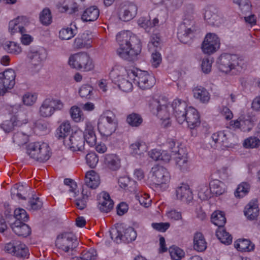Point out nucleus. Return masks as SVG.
Wrapping results in <instances>:
<instances>
[{"instance_id": "27", "label": "nucleus", "mask_w": 260, "mask_h": 260, "mask_svg": "<svg viewBox=\"0 0 260 260\" xmlns=\"http://www.w3.org/2000/svg\"><path fill=\"white\" fill-rule=\"evenodd\" d=\"M85 182L88 187L94 189L100 184V177L93 170L88 171L85 176Z\"/></svg>"}, {"instance_id": "53", "label": "nucleus", "mask_w": 260, "mask_h": 260, "mask_svg": "<svg viewBox=\"0 0 260 260\" xmlns=\"http://www.w3.org/2000/svg\"><path fill=\"white\" fill-rule=\"evenodd\" d=\"M169 252L171 258L174 260H180L184 256V252L176 246L170 247Z\"/></svg>"}, {"instance_id": "14", "label": "nucleus", "mask_w": 260, "mask_h": 260, "mask_svg": "<svg viewBox=\"0 0 260 260\" xmlns=\"http://www.w3.org/2000/svg\"><path fill=\"white\" fill-rule=\"evenodd\" d=\"M64 145L70 147L72 151H82L84 149L85 142L83 133L82 131L78 130L69 137L64 141Z\"/></svg>"}, {"instance_id": "29", "label": "nucleus", "mask_w": 260, "mask_h": 260, "mask_svg": "<svg viewBox=\"0 0 260 260\" xmlns=\"http://www.w3.org/2000/svg\"><path fill=\"white\" fill-rule=\"evenodd\" d=\"M104 162L106 167L112 171H116L120 167V159L115 154H106L105 156Z\"/></svg>"}, {"instance_id": "25", "label": "nucleus", "mask_w": 260, "mask_h": 260, "mask_svg": "<svg viewBox=\"0 0 260 260\" xmlns=\"http://www.w3.org/2000/svg\"><path fill=\"white\" fill-rule=\"evenodd\" d=\"M27 121L25 119L20 121L16 116L12 117L10 120L4 121L1 125L2 128L6 133H10L12 131L15 127L20 126L23 123H26Z\"/></svg>"}, {"instance_id": "33", "label": "nucleus", "mask_w": 260, "mask_h": 260, "mask_svg": "<svg viewBox=\"0 0 260 260\" xmlns=\"http://www.w3.org/2000/svg\"><path fill=\"white\" fill-rule=\"evenodd\" d=\"M158 20L155 17L152 20L151 17H140L138 20V23L141 27L144 28L146 31H149L151 28L158 25Z\"/></svg>"}, {"instance_id": "21", "label": "nucleus", "mask_w": 260, "mask_h": 260, "mask_svg": "<svg viewBox=\"0 0 260 260\" xmlns=\"http://www.w3.org/2000/svg\"><path fill=\"white\" fill-rule=\"evenodd\" d=\"M176 197L181 201L189 203L193 200V195L189 186L183 184L176 190Z\"/></svg>"}, {"instance_id": "42", "label": "nucleus", "mask_w": 260, "mask_h": 260, "mask_svg": "<svg viewBox=\"0 0 260 260\" xmlns=\"http://www.w3.org/2000/svg\"><path fill=\"white\" fill-rule=\"evenodd\" d=\"M58 9L62 13L73 15L79 11V5L76 2H71L68 5L59 7Z\"/></svg>"}, {"instance_id": "20", "label": "nucleus", "mask_w": 260, "mask_h": 260, "mask_svg": "<svg viewBox=\"0 0 260 260\" xmlns=\"http://www.w3.org/2000/svg\"><path fill=\"white\" fill-rule=\"evenodd\" d=\"M98 200L99 208L102 212L107 213L113 209L114 203L108 193L102 192L98 195Z\"/></svg>"}, {"instance_id": "56", "label": "nucleus", "mask_w": 260, "mask_h": 260, "mask_svg": "<svg viewBox=\"0 0 260 260\" xmlns=\"http://www.w3.org/2000/svg\"><path fill=\"white\" fill-rule=\"evenodd\" d=\"M14 217L15 221H20L22 222H26L28 219V215L26 211L22 208L16 209L14 211Z\"/></svg>"}, {"instance_id": "17", "label": "nucleus", "mask_w": 260, "mask_h": 260, "mask_svg": "<svg viewBox=\"0 0 260 260\" xmlns=\"http://www.w3.org/2000/svg\"><path fill=\"white\" fill-rule=\"evenodd\" d=\"M186 103L179 99L175 100L172 104V110L177 122L181 124L185 121V115L188 111Z\"/></svg>"}, {"instance_id": "18", "label": "nucleus", "mask_w": 260, "mask_h": 260, "mask_svg": "<svg viewBox=\"0 0 260 260\" xmlns=\"http://www.w3.org/2000/svg\"><path fill=\"white\" fill-rule=\"evenodd\" d=\"M15 73L14 70L9 69L0 73V89H11L15 84Z\"/></svg>"}, {"instance_id": "23", "label": "nucleus", "mask_w": 260, "mask_h": 260, "mask_svg": "<svg viewBox=\"0 0 260 260\" xmlns=\"http://www.w3.org/2000/svg\"><path fill=\"white\" fill-rule=\"evenodd\" d=\"M83 133L84 142L90 147L94 146L96 142V137L93 126L90 122H86L85 129Z\"/></svg>"}, {"instance_id": "48", "label": "nucleus", "mask_w": 260, "mask_h": 260, "mask_svg": "<svg viewBox=\"0 0 260 260\" xmlns=\"http://www.w3.org/2000/svg\"><path fill=\"white\" fill-rule=\"evenodd\" d=\"M126 121L130 125L138 127L142 123L143 119L140 114L132 113L127 116Z\"/></svg>"}, {"instance_id": "19", "label": "nucleus", "mask_w": 260, "mask_h": 260, "mask_svg": "<svg viewBox=\"0 0 260 260\" xmlns=\"http://www.w3.org/2000/svg\"><path fill=\"white\" fill-rule=\"evenodd\" d=\"M29 21L27 17H16L10 21L9 24V30L11 34L19 31L21 34L26 32L24 26L28 24Z\"/></svg>"}, {"instance_id": "54", "label": "nucleus", "mask_w": 260, "mask_h": 260, "mask_svg": "<svg viewBox=\"0 0 260 260\" xmlns=\"http://www.w3.org/2000/svg\"><path fill=\"white\" fill-rule=\"evenodd\" d=\"M130 147L133 153L139 155L145 152L147 148L145 144L142 142H136L132 144Z\"/></svg>"}, {"instance_id": "4", "label": "nucleus", "mask_w": 260, "mask_h": 260, "mask_svg": "<svg viewBox=\"0 0 260 260\" xmlns=\"http://www.w3.org/2000/svg\"><path fill=\"white\" fill-rule=\"evenodd\" d=\"M117 121L115 116L111 112L102 115L99 119L98 128L102 136H110L116 129Z\"/></svg>"}, {"instance_id": "22", "label": "nucleus", "mask_w": 260, "mask_h": 260, "mask_svg": "<svg viewBox=\"0 0 260 260\" xmlns=\"http://www.w3.org/2000/svg\"><path fill=\"white\" fill-rule=\"evenodd\" d=\"M185 121L188 126L191 128H194L200 124V116L197 110L192 107L188 108V111L185 115Z\"/></svg>"}, {"instance_id": "30", "label": "nucleus", "mask_w": 260, "mask_h": 260, "mask_svg": "<svg viewBox=\"0 0 260 260\" xmlns=\"http://www.w3.org/2000/svg\"><path fill=\"white\" fill-rule=\"evenodd\" d=\"M193 96L202 103H207L210 100V94L206 89L202 86H197L193 88Z\"/></svg>"}, {"instance_id": "59", "label": "nucleus", "mask_w": 260, "mask_h": 260, "mask_svg": "<svg viewBox=\"0 0 260 260\" xmlns=\"http://www.w3.org/2000/svg\"><path fill=\"white\" fill-rule=\"evenodd\" d=\"M86 160L87 165L90 168H94L98 163L99 157L95 153L90 152L86 155Z\"/></svg>"}, {"instance_id": "55", "label": "nucleus", "mask_w": 260, "mask_h": 260, "mask_svg": "<svg viewBox=\"0 0 260 260\" xmlns=\"http://www.w3.org/2000/svg\"><path fill=\"white\" fill-rule=\"evenodd\" d=\"M37 99V94L35 93L26 92L22 97V101L24 105L26 106H31L34 105Z\"/></svg>"}, {"instance_id": "9", "label": "nucleus", "mask_w": 260, "mask_h": 260, "mask_svg": "<svg viewBox=\"0 0 260 260\" xmlns=\"http://www.w3.org/2000/svg\"><path fill=\"white\" fill-rule=\"evenodd\" d=\"M56 246L64 252L72 251L78 245L77 238L71 233L59 235L56 240Z\"/></svg>"}, {"instance_id": "39", "label": "nucleus", "mask_w": 260, "mask_h": 260, "mask_svg": "<svg viewBox=\"0 0 260 260\" xmlns=\"http://www.w3.org/2000/svg\"><path fill=\"white\" fill-rule=\"evenodd\" d=\"M126 70L124 68L119 66H115L110 73V77L112 81L117 82L121 77H124V74L126 73Z\"/></svg>"}, {"instance_id": "16", "label": "nucleus", "mask_w": 260, "mask_h": 260, "mask_svg": "<svg viewBox=\"0 0 260 260\" xmlns=\"http://www.w3.org/2000/svg\"><path fill=\"white\" fill-rule=\"evenodd\" d=\"M31 68L40 69L46 57V50L42 47L30 50L27 54Z\"/></svg>"}, {"instance_id": "31", "label": "nucleus", "mask_w": 260, "mask_h": 260, "mask_svg": "<svg viewBox=\"0 0 260 260\" xmlns=\"http://www.w3.org/2000/svg\"><path fill=\"white\" fill-rule=\"evenodd\" d=\"M244 215L249 220H254L258 215L259 209L256 202H250L244 209Z\"/></svg>"}, {"instance_id": "51", "label": "nucleus", "mask_w": 260, "mask_h": 260, "mask_svg": "<svg viewBox=\"0 0 260 260\" xmlns=\"http://www.w3.org/2000/svg\"><path fill=\"white\" fill-rule=\"evenodd\" d=\"M72 118L76 122H79L84 119L83 114L80 108L77 106H73L70 110Z\"/></svg>"}, {"instance_id": "32", "label": "nucleus", "mask_w": 260, "mask_h": 260, "mask_svg": "<svg viewBox=\"0 0 260 260\" xmlns=\"http://www.w3.org/2000/svg\"><path fill=\"white\" fill-rule=\"evenodd\" d=\"M212 139L216 144L225 147L230 145L228 135L224 131L218 132L212 135Z\"/></svg>"}, {"instance_id": "6", "label": "nucleus", "mask_w": 260, "mask_h": 260, "mask_svg": "<svg viewBox=\"0 0 260 260\" xmlns=\"http://www.w3.org/2000/svg\"><path fill=\"white\" fill-rule=\"evenodd\" d=\"M69 64L72 68L83 71H89L94 68L92 59L89 55L84 53L71 55L69 59Z\"/></svg>"}, {"instance_id": "47", "label": "nucleus", "mask_w": 260, "mask_h": 260, "mask_svg": "<svg viewBox=\"0 0 260 260\" xmlns=\"http://www.w3.org/2000/svg\"><path fill=\"white\" fill-rule=\"evenodd\" d=\"M209 185L211 191L217 196L222 194L225 191L224 188L221 186L223 183L218 180L211 181Z\"/></svg>"}, {"instance_id": "63", "label": "nucleus", "mask_w": 260, "mask_h": 260, "mask_svg": "<svg viewBox=\"0 0 260 260\" xmlns=\"http://www.w3.org/2000/svg\"><path fill=\"white\" fill-rule=\"evenodd\" d=\"M123 16H135L137 15V7L134 5H130L123 8Z\"/></svg>"}, {"instance_id": "7", "label": "nucleus", "mask_w": 260, "mask_h": 260, "mask_svg": "<svg viewBox=\"0 0 260 260\" xmlns=\"http://www.w3.org/2000/svg\"><path fill=\"white\" fill-rule=\"evenodd\" d=\"M64 105L61 100L54 98H47L42 103L39 113L43 117H50L56 111L61 110Z\"/></svg>"}, {"instance_id": "26", "label": "nucleus", "mask_w": 260, "mask_h": 260, "mask_svg": "<svg viewBox=\"0 0 260 260\" xmlns=\"http://www.w3.org/2000/svg\"><path fill=\"white\" fill-rule=\"evenodd\" d=\"M71 131V125L69 121H64L62 122L56 131L55 137L58 140H62L64 144L66 140H68V135Z\"/></svg>"}, {"instance_id": "24", "label": "nucleus", "mask_w": 260, "mask_h": 260, "mask_svg": "<svg viewBox=\"0 0 260 260\" xmlns=\"http://www.w3.org/2000/svg\"><path fill=\"white\" fill-rule=\"evenodd\" d=\"M11 227L13 232L19 236L26 237L31 233L30 227L22 221H15L11 224Z\"/></svg>"}, {"instance_id": "57", "label": "nucleus", "mask_w": 260, "mask_h": 260, "mask_svg": "<svg viewBox=\"0 0 260 260\" xmlns=\"http://www.w3.org/2000/svg\"><path fill=\"white\" fill-rule=\"evenodd\" d=\"M260 145V140L256 137H249L245 139L243 146L246 148H256Z\"/></svg>"}, {"instance_id": "36", "label": "nucleus", "mask_w": 260, "mask_h": 260, "mask_svg": "<svg viewBox=\"0 0 260 260\" xmlns=\"http://www.w3.org/2000/svg\"><path fill=\"white\" fill-rule=\"evenodd\" d=\"M118 183L121 188L131 192L134 191L136 187V181L126 176L119 178Z\"/></svg>"}, {"instance_id": "13", "label": "nucleus", "mask_w": 260, "mask_h": 260, "mask_svg": "<svg viewBox=\"0 0 260 260\" xmlns=\"http://www.w3.org/2000/svg\"><path fill=\"white\" fill-rule=\"evenodd\" d=\"M110 232L111 239L117 243L121 241L129 243L134 241L137 237V233L134 229L132 227L126 229L123 234L117 229H113Z\"/></svg>"}, {"instance_id": "41", "label": "nucleus", "mask_w": 260, "mask_h": 260, "mask_svg": "<svg viewBox=\"0 0 260 260\" xmlns=\"http://www.w3.org/2000/svg\"><path fill=\"white\" fill-rule=\"evenodd\" d=\"M179 152L175 158L177 167L181 171L186 170L188 166L187 154Z\"/></svg>"}, {"instance_id": "1", "label": "nucleus", "mask_w": 260, "mask_h": 260, "mask_svg": "<svg viewBox=\"0 0 260 260\" xmlns=\"http://www.w3.org/2000/svg\"><path fill=\"white\" fill-rule=\"evenodd\" d=\"M116 40L119 47L117 54L122 59L134 61L141 51L140 40L129 31H123L116 36Z\"/></svg>"}, {"instance_id": "3", "label": "nucleus", "mask_w": 260, "mask_h": 260, "mask_svg": "<svg viewBox=\"0 0 260 260\" xmlns=\"http://www.w3.org/2000/svg\"><path fill=\"white\" fill-rule=\"evenodd\" d=\"M26 153L30 158L41 162L47 161L51 156L49 146L41 142L30 143L27 147Z\"/></svg>"}, {"instance_id": "44", "label": "nucleus", "mask_w": 260, "mask_h": 260, "mask_svg": "<svg viewBox=\"0 0 260 260\" xmlns=\"http://www.w3.org/2000/svg\"><path fill=\"white\" fill-rule=\"evenodd\" d=\"M13 140L14 143L20 146L28 141V135L24 132L18 131L14 134Z\"/></svg>"}, {"instance_id": "12", "label": "nucleus", "mask_w": 260, "mask_h": 260, "mask_svg": "<svg viewBox=\"0 0 260 260\" xmlns=\"http://www.w3.org/2000/svg\"><path fill=\"white\" fill-rule=\"evenodd\" d=\"M160 39L158 34H153L148 44L149 50L152 52L151 63L152 65L157 68L161 61L160 53L158 51L160 47Z\"/></svg>"}, {"instance_id": "43", "label": "nucleus", "mask_w": 260, "mask_h": 260, "mask_svg": "<svg viewBox=\"0 0 260 260\" xmlns=\"http://www.w3.org/2000/svg\"><path fill=\"white\" fill-rule=\"evenodd\" d=\"M26 188L23 185L15 184L11 189V196L13 198L15 197L19 199L25 200Z\"/></svg>"}, {"instance_id": "61", "label": "nucleus", "mask_w": 260, "mask_h": 260, "mask_svg": "<svg viewBox=\"0 0 260 260\" xmlns=\"http://www.w3.org/2000/svg\"><path fill=\"white\" fill-rule=\"evenodd\" d=\"M79 36L83 42H85V45H86V48L91 47L93 36L90 31H86L81 35H80Z\"/></svg>"}, {"instance_id": "62", "label": "nucleus", "mask_w": 260, "mask_h": 260, "mask_svg": "<svg viewBox=\"0 0 260 260\" xmlns=\"http://www.w3.org/2000/svg\"><path fill=\"white\" fill-rule=\"evenodd\" d=\"M42 202L38 197L33 198L28 202V207L30 209L36 210L41 209L42 207Z\"/></svg>"}, {"instance_id": "40", "label": "nucleus", "mask_w": 260, "mask_h": 260, "mask_svg": "<svg viewBox=\"0 0 260 260\" xmlns=\"http://www.w3.org/2000/svg\"><path fill=\"white\" fill-rule=\"evenodd\" d=\"M216 235L220 242L224 244L229 245L232 242V237L224 228H219L216 231Z\"/></svg>"}, {"instance_id": "11", "label": "nucleus", "mask_w": 260, "mask_h": 260, "mask_svg": "<svg viewBox=\"0 0 260 260\" xmlns=\"http://www.w3.org/2000/svg\"><path fill=\"white\" fill-rule=\"evenodd\" d=\"M152 181L157 186L166 185L170 180V175L167 169L160 166H155L152 168Z\"/></svg>"}, {"instance_id": "64", "label": "nucleus", "mask_w": 260, "mask_h": 260, "mask_svg": "<svg viewBox=\"0 0 260 260\" xmlns=\"http://www.w3.org/2000/svg\"><path fill=\"white\" fill-rule=\"evenodd\" d=\"M100 11L96 6H91L87 8L82 16H99Z\"/></svg>"}, {"instance_id": "28", "label": "nucleus", "mask_w": 260, "mask_h": 260, "mask_svg": "<svg viewBox=\"0 0 260 260\" xmlns=\"http://www.w3.org/2000/svg\"><path fill=\"white\" fill-rule=\"evenodd\" d=\"M184 25H180L177 36L180 41L184 43L187 44L189 43L192 33L196 30V28H188L185 29Z\"/></svg>"}, {"instance_id": "58", "label": "nucleus", "mask_w": 260, "mask_h": 260, "mask_svg": "<svg viewBox=\"0 0 260 260\" xmlns=\"http://www.w3.org/2000/svg\"><path fill=\"white\" fill-rule=\"evenodd\" d=\"M97 256L96 251L93 248H90L88 250L82 252L81 257H78L82 260H94Z\"/></svg>"}, {"instance_id": "37", "label": "nucleus", "mask_w": 260, "mask_h": 260, "mask_svg": "<svg viewBox=\"0 0 260 260\" xmlns=\"http://www.w3.org/2000/svg\"><path fill=\"white\" fill-rule=\"evenodd\" d=\"M235 247L239 251H250L254 249V245L247 239H239L235 242Z\"/></svg>"}, {"instance_id": "49", "label": "nucleus", "mask_w": 260, "mask_h": 260, "mask_svg": "<svg viewBox=\"0 0 260 260\" xmlns=\"http://www.w3.org/2000/svg\"><path fill=\"white\" fill-rule=\"evenodd\" d=\"M114 83L117 84L118 87L124 92H129L133 88L132 82L125 77H121L120 80H118L117 82H114Z\"/></svg>"}, {"instance_id": "34", "label": "nucleus", "mask_w": 260, "mask_h": 260, "mask_svg": "<svg viewBox=\"0 0 260 260\" xmlns=\"http://www.w3.org/2000/svg\"><path fill=\"white\" fill-rule=\"evenodd\" d=\"M231 122L234 127L240 128L243 131H249L251 129L252 123L249 119H244V118L240 117Z\"/></svg>"}, {"instance_id": "38", "label": "nucleus", "mask_w": 260, "mask_h": 260, "mask_svg": "<svg viewBox=\"0 0 260 260\" xmlns=\"http://www.w3.org/2000/svg\"><path fill=\"white\" fill-rule=\"evenodd\" d=\"M211 219L212 223L218 226V228H223L226 222L224 214L220 211L214 212L211 215Z\"/></svg>"}, {"instance_id": "10", "label": "nucleus", "mask_w": 260, "mask_h": 260, "mask_svg": "<svg viewBox=\"0 0 260 260\" xmlns=\"http://www.w3.org/2000/svg\"><path fill=\"white\" fill-rule=\"evenodd\" d=\"M5 252L18 257L27 258L29 255L27 247L19 241H13L5 244Z\"/></svg>"}, {"instance_id": "45", "label": "nucleus", "mask_w": 260, "mask_h": 260, "mask_svg": "<svg viewBox=\"0 0 260 260\" xmlns=\"http://www.w3.org/2000/svg\"><path fill=\"white\" fill-rule=\"evenodd\" d=\"M250 189V185L247 182H242L237 187L234 194L237 198H242L246 196Z\"/></svg>"}, {"instance_id": "8", "label": "nucleus", "mask_w": 260, "mask_h": 260, "mask_svg": "<svg viewBox=\"0 0 260 260\" xmlns=\"http://www.w3.org/2000/svg\"><path fill=\"white\" fill-rule=\"evenodd\" d=\"M127 75L130 78H133L134 82L137 83L142 89H149L154 84V78L149 75L146 71H131Z\"/></svg>"}, {"instance_id": "2", "label": "nucleus", "mask_w": 260, "mask_h": 260, "mask_svg": "<svg viewBox=\"0 0 260 260\" xmlns=\"http://www.w3.org/2000/svg\"><path fill=\"white\" fill-rule=\"evenodd\" d=\"M220 71L225 73L233 70L241 71L244 65L243 60L237 55L224 53L221 54L217 61Z\"/></svg>"}, {"instance_id": "52", "label": "nucleus", "mask_w": 260, "mask_h": 260, "mask_svg": "<svg viewBox=\"0 0 260 260\" xmlns=\"http://www.w3.org/2000/svg\"><path fill=\"white\" fill-rule=\"evenodd\" d=\"M135 199L139 201L141 205L145 207H148L151 205V200L147 193L143 192L137 193L135 195Z\"/></svg>"}, {"instance_id": "15", "label": "nucleus", "mask_w": 260, "mask_h": 260, "mask_svg": "<svg viewBox=\"0 0 260 260\" xmlns=\"http://www.w3.org/2000/svg\"><path fill=\"white\" fill-rule=\"evenodd\" d=\"M220 46V41L214 34L206 35L202 44V50L205 54H212L215 52Z\"/></svg>"}, {"instance_id": "46", "label": "nucleus", "mask_w": 260, "mask_h": 260, "mask_svg": "<svg viewBox=\"0 0 260 260\" xmlns=\"http://www.w3.org/2000/svg\"><path fill=\"white\" fill-rule=\"evenodd\" d=\"M76 30L72 27L62 28L59 32V38L62 40H70L76 34Z\"/></svg>"}, {"instance_id": "60", "label": "nucleus", "mask_w": 260, "mask_h": 260, "mask_svg": "<svg viewBox=\"0 0 260 260\" xmlns=\"http://www.w3.org/2000/svg\"><path fill=\"white\" fill-rule=\"evenodd\" d=\"M92 87L89 85H83L80 88L79 93L81 97L89 99L92 92Z\"/></svg>"}, {"instance_id": "35", "label": "nucleus", "mask_w": 260, "mask_h": 260, "mask_svg": "<svg viewBox=\"0 0 260 260\" xmlns=\"http://www.w3.org/2000/svg\"><path fill=\"white\" fill-rule=\"evenodd\" d=\"M193 247L196 250L200 252H202L206 249V242L202 233H197L194 235Z\"/></svg>"}, {"instance_id": "5", "label": "nucleus", "mask_w": 260, "mask_h": 260, "mask_svg": "<svg viewBox=\"0 0 260 260\" xmlns=\"http://www.w3.org/2000/svg\"><path fill=\"white\" fill-rule=\"evenodd\" d=\"M151 112L162 120L161 124L164 127H168L171 124L170 111L172 106L161 104L157 99H152L149 103Z\"/></svg>"}, {"instance_id": "50", "label": "nucleus", "mask_w": 260, "mask_h": 260, "mask_svg": "<svg viewBox=\"0 0 260 260\" xmlns=\"http://www.w3.org/2000/svg\"><path fill=\"white\" fill-rule=\"evenodd\" d=\"M4 48L8 52L12 54H18L21 52V47L14 42H6Z\"/></svg>"}]
</instances>
